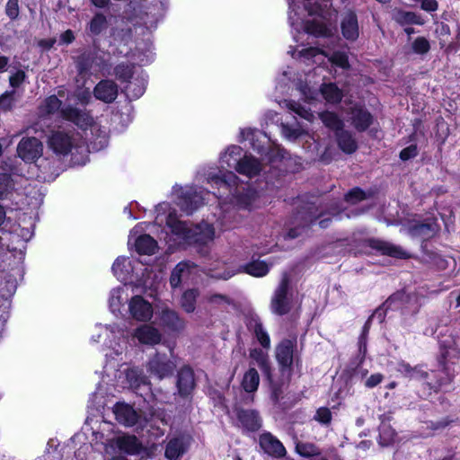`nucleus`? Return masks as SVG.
<instances>
[{"label": "nucleus", "instance_id": "nucleus-42", "mask_svg": "<svg viewBox=\"0 0 460 460\" xmlns=\"http://www.w3.org/2000/svg\"><path fill=\"white\" fill-rule=\"evenodd\" d=\"M146 89V82L142 77L134 78L125 86L127 94L133 99L140 98L145 93Z\"/></svg>", "mask_w": 460, "mask_h": 460}, {"label": "nucleus", "instance_id": "nucleus-10", "mask_svg": "<svg viewBox=\"0 0 460 460\" xmlns=\"http://www.w3.org/2000/svg\"><path fill=\"white\" fill-rule=\"evenodd\" d=\"M176 387L181 398L190 396L196 387L195 374L189 365L182 366L177 372Z\"/></svg>", "mask_w": 460, "mask_h": 460}, {"label": "nucleus", "instance_id": "nucleus-20", "mask_svg": "<svg viewBox=\"0 0 460 460\" xmlns=\"http://www.w3.org/2000/svg\"><path fill=\"white\" fill-rule=\"evenodd\" d=\"M341 34L349 41H356L359 36L358 15L355 11L349 10L341 19Z\"/></svg>", "mask_w": 460, "mask_h": 460}, {"label": "nucleus", "instance_id": "nucleus-40", "mask_svg": "<svg viewBox=\"0 0 460 460\" xmlns=\"http://www.w3.org/2000/svg\"><path fill=\"white\" fill-rule=\"evenodd\" d=\"M242 387L247 393H254L260 385V376L254 367H250L243 375Z\"/></svg>", "mask_w": 460, "mask_h": 460}, {"label": "nucleus", "instance_id": "nucleus-44", "mask_svg": "<svg viewBox=\"0 0 460 460\" xmlns=\"http://www.w3.org/2000/svg\"><path fill=\"white\" fill-rule=\"evenodd\" d=\"M184 445L180 438H172L166 445L164 456L169 460H178L184 454Z\"/></svg>", "mask_w": 460, "mask_h": 460}, {"label": "nucleus", "instance_id": "nucleus-46", "mask_svg": "<svg viewBox=\"0 0 460 460\" xmlns=\"http://www.w3.org/2000/svg\"><path fill=\"white\" fill-rule=\"evenodd\" d=\"M134 67L135 66L133 64H127V63H119L114 67V73L116 75V78L121 83V84H128L131 80H133V75H134Z\"/></svg>", "mask_w": 460, "mask_h": 460}, {"label": "nucleus", "instance_id": "nucleus-3", "mask_svg": "<svg viewBox=\"0 0 460 460\" xmlns=\"http://www.w3.org/2000/svg\"><path fill=\"white\" fill-rule=\"evenodd\" d=\"M176 364L166 353L156 352L150 357L146 369L150 376L163 380L173 375Z\"/></svg>", "mask_w": 460, "mask_h": 460}, {"label": "nucleus", "instance_id": "nucleus-13", "mask_svg": "<svg viewBox=\"0 0 460 460\" xmlns=\"http://www.w3.org/2000/svg\"><path fill=\"white\" fill-rule=\"evenodd\" d=\"M259 444L265 454L275 458L284 457L287 450L282 442L270 432H264L259 437Z\"/></svg>", "mask_w": 460, "mask_h": 460}, {"label": "nucleus", "instance_id": "nucleus-33", "mask_svg": "<svg viewBox=\"0 0 460 460\" xmlns=\"http://www.w3.org/2000/svg\"><path fill=\"white\" fill-rule=\"evenodd\" d=\"M95 59V54L92 51H84L75 59V64L77 75L81 77H85L91 74Z\"/></svg>", "mask_w": 460, "mask_h": 460}, {"label": "nucleus", "instance_id": "nucleus-61", "mask_svg": "<svg viewBox=\"0 0 460 460\" xmlns=\"http://www.w3.org/2000/svg\"><path fill=\"white\" fill-rule=\"evenodd\" d=\"M419 154L418 146L416 144H411L405 148L402 149L399 157L402 161H408L415 158Z\"/></svg>", "mask_w": 460, "mask_h": 460}, {"label": "nucleus", "instance_id": "nucleus-56", "mask_svg": "<svg viewBox=\"0 0 460 460\" xmlns=\"http://www.w3.org/2000/svg\"><path fill=\"white\" fill-rule=\"evenodd\" d=\"M395 436L396 433L392 428H384L379 434V444L385 447L390 446L394 443Z\"/></svg>", "mask_w": 460, "mask_h": 460}, {"label": "nucleus", "instance_id": "nucleus-50", "mask_svg": "<svg viewBox=\"0 0 460 460\" xmlns=\"http://www.w3.org/2000/svg\"><path fill=\"white\" fill-rule=\"evenodd\" d=\"M370 197H371V195L367 194L360 187H354V188L350 189L344 195V200L349 204L355 205V204H357L360 201H363Z\"/></svg>", "mask_w": 460, "mask_h": 460}, {"label": "nucleus", "instance_id": "nucleus-28", "mask_svg": "<svg viewBox=\"0 0 460 460\" xmlns=\"http://www.w3.org/2000/svg\"><path fill=\"white\" fill-rule=\"evenodd\" d=\"M336 142L339 148L347 155L355 153L358 149V143L352 133L343 128L335 133Z\"/></svg>", "mask_w": 460, "mask_h": 460}, {"label": "nucleus", "instance_id": "nucleus-4", "mask_svg": "<svg viewBox=\"0 0 460 460\" xmlns=\"http://www.w3.org/2000/svg\"><path fill=\"white\" fill-rule=\"evenodd\" d=\"M233 411L237 421L235 425L242 429L243 433H254L262 427V418L259 411L237 405L234 406Z\"/></svg>", "mask_w": 460, "mask_h": 460}, {"label": "nucleus", "instance_id": "nucleus-26", "mask_svg": "<svg viewBox=\"0 0 460 460\" xmlns=\"http://www.w3.org/2000/svg\"><path fill=\"white\" fill-rule=\"evenodd\" d=\"M214 238V229L208 226L206 230H202L199 226L190 229L185 242L189 244L205 245Z\"/></svg>", "mask_w": 460, "mask_h": 460}, {"label": "nucleus", "instance_id": "nucleus-53", "mask_svg": "<svg viewBox=\"0 0 460 460\" xmlns=\"http://www.w3.org/2000/svg\"><path fill=\"white\" fill-rule=\"evenodd\" d=\"M430 43L423 36L417 37L411 43V49L417 55H425L430 50Z\"/></svg>", "mask_w": 460, "mask_h": 460}, {"label": "nucleus", "instance_id": "nucleus-64", "mask_svg": "<svg viewBox=\"0 0 460 460\" xmlns=\"http://www.w3.org/2000/svg\"><path fill=\"white\" fill-rule=\"evenodd\" d=\"M26 79V73L23 70H18L9 76V84L13 88L20 87Z\"/></svg>", "mask_w": 460, "mask_h": 460}, {"label": "nucleus", "instance_id": "nucleus-58", "mask_svg": "<svg viewBox=\"0 0 460 460\" xmlns=\"http://www.w3.org/2000/svg\"><path fill=\"white\" fill-rule=\"evenodd\" d=\"M127 379L135 387H139L146 383V377L141 372L133 369L127 373Z\"/></svg>", "mask_w": 460, "mask_h": 460}, {"label": "nucleus", "instance_id": "nucleus-27", "mask_svg": "<svg viewBox=\"0 0 460 460\" xmlns=\"http://www.w3.org/2000/svg\"><path fill=\"white\" fill-rule=\"evenodd\" d=\"M269 383L270 389V399L275 405H279L282 410H287L292 407V404H287L286 402H283V382L276 381L273 378L272 370L270 371V377H265Z\"/></svg>", "mask_w": 460, "mask_h": 460}, {"label": "nucleus", "instance_id": "nucleus-63", "mask_svg": "<svg viewBox=\"0 0 460 460\" xmlns=\"http://www.w3.org/2000/svg\"><path fill=\"white\" fill-rule=\"evenodd\" d=\"M436 32L439 36V44L441 45V47H443L446 43V39H444V38L447 39L451 34V30H450L449 25L443 22L438 23V26L436 28Z\"/></svg>", "mask_w": 460, "mask_h": 460}, {"label": "nucleus", "instance_id": "nucleus-25", "mask_svg": "<svg viewBox=\"0 0 460 460\" xmlns=\"http://www.w3.org/2000/svg\"><path fill=\"white\" fill-rule=\"evenodd\" d=\"M208 182L212 186H217L218 189L223 188L227 192H232V189L236 185L238 177L231 171L225 172L214 173L208 176Z\"/></svg>", "mask_w": 460, "mask_h": 460}, {"label": "nucleus", "instance_id": "nucleus-59", "mask_svg": "<svg viewBox=\"0 0 460 460\" xmlns=\"http://www.w3.org/2000/svg\"><path fill=\"white\" fill-rule=\"evenodd\" d=\"M454 422V420L450 419L449 417H445L439 420L434 421V420H429L425 423L427 424V428L432 431H438L442 430L448 427L451 423Z\"/></svg>", "mask_w": 460, "mask_h": 460}, {"label": "nucleus", "instance_id": "nucleus-41", "mask_svg": "<svg viewBox=\"0 0 460 460\" xmlns=\"http://www.w3.org/2000/svg\"><path fill=\"white\" fill-rule=\"evenodd\" d=\"M199 290L197 288H190L185 290L181 296V306L188 314L193 313L196 309Z\"/></svg>", "mask_w": 460, "mask_h": 460}, {"label": "nucleus", "instance_id": "nucleus-8", "mask_svg": "<svg viewBox=\"0 0 460 460\" xmlns=\"http://www.w3.org/2000/svg\"><path fill=\"white\" fill-rule=\"evenodd\" d=\"M366 246L375 250L381 255L389 256L395 259L405 260L410 258V254L401 246L393 244L387 241L378 238H368L365 240Z\"/></svg>", "mask_w": 460, "mask_h": 460}, {"label": "nucleus", "instance_id": "nucleus-30", "mask_svg": "<svg viewBox=\"0 0 460 460\" xmlns=\"http://www.w3.org/2000/svg\"><path fill=\"white\" fill-rule=\"evenodd\" d=\"M135 336L140 343L155 345L160 343L162 336L159 331L150 325H143L136 330Z\"/></svg>", "mask_w": 460, "mask_h": 460}, {"label": "nucleus", "instance_id": "nucleus-23", "mask_svg": "<svg viewBox=\"0 0 460 460\" xmlns=\"http://www.w3.org/2000/svg\"><path fill=\"white\" fill-rule=\"evenodd\" d=\"M62 115L65 119L75 123L80 128H87L93 124V118L89 112L75 107L67 106L62 111Z\"/></svg>", "mask_w": 460, "mask_h": 460}, {"label": "nucleus", "instance_id": "nucleus-29", "mask_svg": "<svg viewBox=\"0 0 460 460\" xmlns=\"http://www.w3.org/2000/svg\"><path fill=\"white\" fill-rule=\"evenodd\" d=\"M116 419L126 425L132 426L137 422L138 416L134 408L124 402H117L114 406Z\"/></svg>", "mask_w": 460, "mask_h": 460}, {"label": "nucleus", "instance_id": "nucleus-47", "mask_svg": "<svg viewBox=\"0 0 460 460\" xmlns=\"http://www.w3.org/2000/svg\"><path fill=\"white\" fill-rule=\"evenodd\" d=\"M108 28V21L104 14L95 13L89 22V32L93 36L100 35Z\"/></svg>", "mask_w": 460, "mask_h": 460}, {"label": "nucleus", "instance_id": "nucleus-51", "mask_svg": "<svg viewBox=\"0 0 460 460\" xmlns=\"http://www.w3.org/2000/svg\"><path fill=\"white\" fill-rule=\"evenodd\" d=\"M13 189V180L11 174L6 172L0 173V200L8 199Z\"/></svg>", "mask_w": 460, "mask_h": 460}, {"label": "nucleus", "instance_id": "nucleus-54", "mask_svg": "<svg viewBox=\"0 0 460 460\" xmlns=\"http://www.w3.org/2000/svg\"><path fill=\"white\" fill-rule=\"evenodd\" d=\"M185 270V266L181 263H178L171 272L170 275V285L172 288H176L181 286V275Z\"/></svg>", "mask_w": 460, "mask_h": 460}, {"label": "nucleus", "instance_id": "nucleus-19", "mask_svg": "<svg viewBox=\"0 0 460 460\" xmlns=\"http://www.w3.org/2000/svg\"><path fill=\"white\" fill-rule=\"evenodd\" d=\"M231 164H235L234 169L238 173L249 178L258 176L262 170L260 160L252 155H244L239 163L234 161Z\"/></svg>", "mask_w": 460, "mask_h": 460}, {"label": "nucleus", "instance_id": "nucleus-18", "mask_svg": "<svg viewBox=\"0 0 460 460\" xmlns=\"http://www.w3.org/2000/svg\"><path fill=\"white\" fill-rule=\"evenodd\" d=\"M439 230V225L435 217L427 218L423 221H415L410 226L412 235L429 240L436 235Z\"/></svg>", "mask_w": 460, "mask_h": 460}, {"label": "nucleus", "instance_id": "nucleus-62", "mask_svg": "<svg viewBox=\"0 0 460 460\" xmlns=\"http://www.w3.org/2000/svg\"><path fill=\"white\" fill-rule=\"evenodd\" d=\"M61 104L62 102L54 94L47 97L45 100V108L48 113L58 111Z\"/></svg>", "mask_w": 460, "mask_h": 460}, {"label": "nucleus", "instance_id": "nucleus-14", "mask_svg": "<svg viewBox=\"0 0 460 460\" xmlns=\"http://www.w3.org/2000/svg\"><path fill=\"white\" fill-rule=\"evenodd\" d=\"M425 367V364H417L412 367L410 363L401 359L396 364V371L404 378L418 381L420 384L423 379L429 378L430 376V371H427Z\"/></svg>", "mask_w": 460, "mask_h": 460}, {"label": "nucleus", "instance_id": "nucleus-37", "mask_svg": "<svg viewBox=\"0 0 460 460\" xmlns=\"http://www.w3.org/2000/svg\"><path fill=\"white\" fill-rule=\"evenodd\" d=\"M321 93L326 102L333 104L340 103L343 98L341 90L334 83L323 84Z\"/></svg>", "mask_w": 460, "mask_h": 460}, {"label": "nucleus", "instance_id": "nucleus-57", "mask_svg": "<svg viewBox=\"0 0 460 460\" xmlns=\"http://www.w3.org/2000/svg\"><path fill=\"white\" fill-rule=\"evenodd\" d=\"M331 61L333 65L341 68L348 69L349 67V58L345 52H334L331 58Z\"/></svg>", "mask_w": 460, "mask_h": 460}, {"label": "nucleus", "instance_id": "nucleus-55", "mask_svg": "<svg viewBox=\"0 0 460 460\" xmlns=\"http://www.w3.org/2000/svg\"><path fill=\"white\" fill-rule=\"evenodd\" d=\"M314 419L323 425H329L332 420V414L328 407H320L316 410Z\"/></svg>", "mask_w": 460, "mask_h": 460}, {"label": "nucleus", "instance_id": "nucleus-11", "mask_svg": "<svg viewBox=\"0 0 460 460\" xmlns=\"http://www.w3.org/2000/svg\"><path fill=\"white\" fill-rule=\"evenodd\" d=\"M203 199L202 195L194 188L190 187L185 190L181 188V193L178 195L177 206L187 215H191L203 205Z\"/></svg>", "mask_w": 460, "mask_h": 460}, {"label": "nucleus", "instance_id": "nucleus-34", "mask_svg": "<svg viewBox=\"0 0 460 460\" xmlns=\"http://www.w3.org/2000/svg\"><path fill=\"white\" fill-rule=\"evenodd\" d=\"M304 31L308 35H312L316 38H330L332 35V30L326 23L315 19L306 21L304 23Z\"/></svg>", "mask_w": 460, "mask_h": 460}, {"label": "nucleus", "instance_id": "nucleus-38", "mask_svg": "<svg viewBox=\"0 0 460 460\" xmlns=\"http://www.w3.org/2000/svg\"><path fill=\"white\" fill-rule=\"evenodd\" d=\"M243 148L236 145H232L227 147L225 154L220 157L222 166L234 168L235 164H231L232 162H238L243 158Z\"/></svg>", "mask_w": 460, "mask_h": 460}, {"label": "nucleus", "instance_id": "nucleus-43", "mask_svg": "<svg viewBox=\"0 0 460 460\" xmlns=\"http://www.w3.org/2000/svg\"><path fill=\"white\" fill-rule=\"evenodd\" d=\"M166 225L173 234L182 238L184 241L186 240L190 227L185 222L178 220L170 214L167 217Z\"/></svg>", "mask_w": 460, "mask_h": 460}, {"label": "nucleus", "instance_id": "nucleus-2", "mask_svg": "<svg viewBox=\"0 0 460 460\" xmlns=\"http://www.w3.org/2000/svg\"><path fill=\"white\" fill-rule=\"evenodd\" d=\"M289 289L290 279L287 275H285L281 279L271 297L270 309L273 314L279 316H283L291 311L292 299L288 296Z\"/></svg>", "mask_w": 460, "mask_h": 460}, {"label": "nucleus", "instance_id": "nucleus-45", "mask_svg": "<svg viewBox=\"0 0 460 460\" xmlns=\"http://www.w3.org/2000/svg\"><path fill=\"white\" fill-rule=\"evenodd\" d=\"M296 453L302 457L310 458L321 456V449L312 442L298 441L296 443Z\"/></svg>", "mask_w": 460, "mask_h": 460}, {"label": "nucleus", "instance_id": "nucleus-36", "mask_svg": "<svg viewBox=\"0 0 460 460\" xmlns=\"http://www.w3.org/2000/svg\"><path fill=\"white\" fill-rule=\"evenodd\" d=\"M243 271L255 278L266 276L270 271V266L264 261L252 260L242 266Z\"/></svg>", "mask_w": 460, "mask_h": 460}, {"label": "nucleus", "instance_id": "nucleus-16", "mask_svg": "<svg viewBox=\"0 0 460 460\" xmlns=\"http://www.w3.org/2000/svg\"><path fill=\"white\" fill-rule=\"evenodd\" d=\"M238 206V208L243 209L250 210L252 207V204L258 199L257 191L250 187L241 186L238 187L237 184L232 189V192H229Z\"/></svg>", "mask_w": 460, "mask_h": 460}, {"label": "nucleus", "instance_id": "nucleus-12", "mask_svg": "<svg viewBox=\"0 0 460 460\" xmlns=\"http://www.w3.org/2000/svg\"><path fill=\"white\" fill-rule=\"evenodd\" d=\"M349 113L351 124L358 132L367 131L374 123L375 119L372 113L360 103H355L350 107Z\"/></svg>", "mask_w": 460, "mask_h": 460}, {"label": "nucleus", "instance_id": "nucleus-22", "mask_svg": "<svg viewBox=\"0 0 460 460\" xmlns=\"http://www.w3.org/2000/svg\"><path fill=\"white\" fill-rule=\"evenodd\" d=\"M49 144L54 153L66 155L73 148V138L66 132L56 131L49 137Z\"/></svg>", "mask_w": 460, "mask_h": 460}, {"label": "nucleus", "instance_id": "nucleus-24", "mask_svg": "<svg viewBox=\"0 0 460 460\" xmlns=\"http://www.w3.org/2000/svg\"><path fill=\"white\" fill-rule=\"evenodd\" d=\"M393 20L400 26L404 27L407 25H420L425 24V20L421 14L412 11H406L403 9H395L393 13Z\"/></svg>", "mask_w": 460, "mask_h": 460}, {"label": "nucleus", "instance_id": "nucleus-35", "mask_svg": "<svg viewBox=\"0 0 460 460\" xmlns=\"http://www.w3.org/2000/svg\"><path fill=\"white\" fill-rule=\"evenodd\" d=\"M249 355L252 359L256 361L264 377H270L272 367L269 356L259 348L252 349Z\"/></svg>", "mask_w": 460, "mask_h": 460}, {"label": "nucleus", "instance_id": "nucleus-31", "mask_svg": "<svg viewBox=\"0 0 460 460\" xmlns=\"http://www.w3.org/2000/svg\"><path fill=\"white\" fill-rule=\"evenodd\" d=\"M118 448L130 456L137 455L143 449V446L135 435H127L118 438Z\"/></svg>", "mask_w": 460, "mask_h": 460}, {"label": "nucleus", "instance_id": "nucleus-6", "mask_svg": "<svg viewBox=\"0 0 460 460\" xmlns=\"http://www.w3.org/2000/svg\"><path fill=\"white\" fill-rule=\"evenodd\" d=\"M43 145L35 137H23L17 146V155L25 163H34L41 155Z\"/></svg>", "mask_w": 460, "mask_h": 460}, {"label": "nucleus", "instance_id": "nucleus-15", "mask_svg": "<svg viewBox=\"0 0 460 460\" xmlns=\"http://www.w3.org/2000/svg\"><path fill=\"white\" fill-rule=\"evenodd\" d=\"M128 308L131 316L137 321L146 322L153 314L151 304L141 296H134L129 301Z\"/></svg>", "mask_w": 460, "mask_h": 460}, {"label": "nucleus", "instance_id": "nucleus-1", "mask_svg": "<svg viewBox=\"0 0 460 460\" xmlns=\"http://www.w3.org/2000/svg\"><path fill=\"white\" fill-rule=\"evenodd\" d=\"M453 382V376L449 373H443L439 370H430L429 378L423 379L417 391L422 400H429L433 394H438L443 387Z\"/></svg>", "mask_w": 460, "mask_h": 460}, {"label": "nucleus", "instance_id": "nucleus-17", "mask_svg": "<svg viewBox=\"0 0 460 460\" xmlns=\"http://www.w3.org/2000/svg\"><path fill=\"white\" fill-rule=\"evenodd\" d=\"M159 319L162 326L170 332H181L185 329V320L172 309H162Z\"/></svg>", "mask_w": 460, "mask_h": 460}, {"label": "nucleus", "instance_id": "nucleus-39", "mask_svg": "<svg viewBox=\"0 0 460 460\" xmlns=\"http://www.w3.org/2000/svg\"><path fill=\"white\" fill-rule=\"evenodd\" d=\"M319 118L326 128L334 131V134L344 127L343 120L334 111H322Z\"/></svg>", "mask_w": 460, "mask_h": 460}, {"label": "nucleus", "instance_id": "nucleus-9", "mask_svg": "<svg viewBox=\"0 0 460 460\" xmlns=\"http://www.w3.org/2000/svg\"><path fill=\"white\" fill-rule=\"evenodd\" d=\"M324 215L325 211H320L315 203L306 202L296 208L294 218L304 228L312 226Z\"/></svg>", "mask_w": 460, "mask_h": 460}, {"label": "nucleus", "instance_id": "nucleus-21", "mask_svg": "<svg viewBox=\"0 0 460 460\" xmlns=\"http://www.w3.org/2000/svg\"><path fill=\"white\" fill-rule=\"evenodd\" d=\"M93 95L97 100L111 103L118 96V85L112 80L102 79L93 88Z\"/></svg>", "mask_w": 460, "mask_h": 460}, {"label": "nucleus", "instance_id": "nucleus-5", "mask_svg": "<svg viewBox=\"0 0 460 460\" xmlns=\"http://www.w3.org/2000/svg\"><path fill=\"white\" fill-rule=\"evenodd\" d=\"M296 349V339H284L276 347V359L278 361L279 370L283 375L285 373H288L289 376L291 375Z\"/></svg>", "mask_w": 460, "mask_h": 460}, {"label": "nucleus", "instance_id": "nucleus-49", "mask_svg": "<svg viewBox=\"0 0 460 460\" xmlns=\"http://www.w3.org/2000/svg\"><path fill=\"white\" fill-rule=\"evenodd\" d=\"M451 344H447V341L439 342V353L437 357V361L439 368L443 373L448 372V358H449V349H451Z\"/></svg>", "mask_w": 460, "mask_h": 460}, {"label": "nucleus", "instance_id": "nucleus-7", "mask_svg": "<svg viewBox=\"0 0 460 460\" xmlns=\"http://www.w3.org/2000/svg\"><path fill=\"white\" fill-rule=\"evenodd\" d=\"M244 324L263 349L270 348V338L261 317L252 312L244 314Z\"/></svg>", "mask_w": 460, "mask_h": 460}, {"label": "nucleus", "instance_id": "nucleus-48", "mask_svg": "<svg viewBox=\"0 0 460 460\" xmlns=\"http://www.w3.org/2000/svg\"><path fill=\"white\" fill-rule=\"evenodd\" d=\"M371 324L369 323V321H366V323L363 325L361 333L358 340V357H359V362L358 366L361 365L367 355V335L370 330Z\"/></svg>", "mask_w": 460, "mask_h": 460}, {"label": "nucleus", "instance_id": "nucleus-32", "mask_svg": "<svg viewBox=\"0 0 460 460\" xmlns=\"http://www.w3.org/2000/svg\"><path fill=\"white\" fill-rule=\"evenodd\" d=\"M157 242L150 234H140L135 242L136 252L140 255H153L157 250Z\"/></svg>", "mask_w": 460, "mask_h": 460}, {"label": "nucleus", "instance_id": "nucleus-60", "mask_svg": "<svg viewBox=\"0 0 460 460\" xmlns=\"http://www.w3.org/2000/svg\"><path fill=\"white\" fill-rule=\"evenodd\" d=\"M19 13V0H8L5 5V14L13 21L18 18Z\"/></svg>", "mask_w": 460, "mask_h": 460}, {"label": "nucleus", "instance_id": "nucleus-52", "mask_svg": "<svg viewBox=\"0 0 460 460\" xmlns=\"http://www.w3.org/2000/svg\"><path fill=\"white\" fill-rule=\"evenodd\" d=\"M408 301V295L403 290H398L393 293L385 301V305H387L391 310L399 308L402 305Z\"/></svg>", "mask_w": 460, "mask_h": 460}]
</instances>
